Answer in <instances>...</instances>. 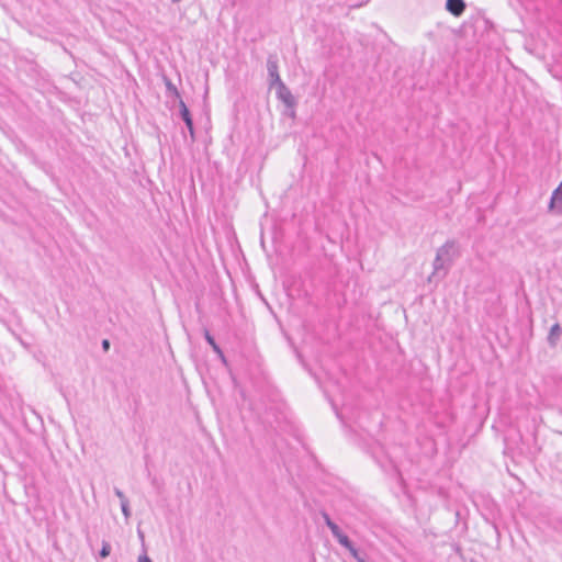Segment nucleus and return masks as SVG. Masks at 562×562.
Segmentation results:
<instances>
[{"mask_svg": "<svg viewBox=\"0 0 562 562\" xmlns=\"http://www.w3.org/2000/svg\"><path fill=\"white\" fill-rule=\"evenodd\" d=\"M267 70H268V81L269 88L272 89L274 86L283 82L279 75V60L278 56L274 54H270L267 58Z\"/></svg>", "mask_w": 562, "mask_h": 562, "instance_id": "1", "label": "nucleus"}, {"mask_svg": "<svg viewBox=\"0 0 562 562\" xmlns=\"http://www.w3.org/2000/svg\"><path fill=\"white\" fill-rule=\"evenodd\" d=\"M273 88H276L277 98L284 104L285 108H296V99L284 82H280Z\"/></svg>", "mask_w": 562, "mask_h": 562, "instance_id": "2", "label": "nucleus"}, {"mask_svg": "<svg viewBox=\"0 0 562 562\" xmlns=\"http://www.w3.org/2000/svg\"><path fill=\"white\" fill-rule=\"evenodd\" d=\"M179 114H180L181 120L184 122L192 140H194L195 139V130H194L193 119L190 113V110L188 109L187 104L184 103V101L182 99H180V102H179Z\"/></svg>", "mask_w": 562, "mask_h": 562, "instance_id": "3", "label": "nucleus"}, {"mask_svg": "<svg viewBox=\"0 0 562 562\" xmlns=\"http://www.w3.org/2000/svg\"><path fill=\"white\" fill-rule=\"evenodd\" d=\"M550 212L561 215L562 214V184H559L552 192L548 205Z\"/></svg>", "mask_w": 562, "mask_h": 562, "instance_id": "4", "label": "nucleus"}, {"mask_svg": "<svg viewBox=\"0 0 562 562\" xmlns=\"http://www.w3.org/2000/svg\"><path fill=\"white\" fill-rule=\"evenodd\" d=\"M467 9L464 0H446V10L453 16H461Z\"/></svg>", "mask_w": 562, "mask_h": 562, "instance_id": "5", "label": "nucleus"}, {"mask_svg": "<svg viewBox=\"0 0 562 562\" xmlns=\"http://www.w3.org/2000/svg\"><path fill=\"white\" fill-rule=\"evenodd\" d=\"M456 248V241L454 240H448L446 241L438 250L437 256L443 259L446 262L450 263L451 258V251Z\"/></svg>", "mask_w": 562, "mask_h": 562, "instance_id": "6", "label": "nucleus"}, {"mask_svg": "<svg viewBox=\"0 0 562 562\" xmlns=\"http://www.w3.org/2000/svg\"><path fill=\"white\" fill-rule=\"evenodd\" d=\"M204 338L206 340V342L211 346V348L213 349V351L218 356V358L222 360V362L224 364L227 363V360L225 358V355L223 352V350L221 349V347L217 345V342L215 341V338L211 335V333L207 330V329H204Z\"/></svg>", "mask_w": 562, "mask_h": 562, "instance_id": "7", "label": "nucleus"}, {"mask_svg": "<svg viewBox=\"0 0 562 562\" xmlns=\"http://www.w3.org/2000/svg\"><path fill=\"white\" fill-rule=\"evenodd\" d=\"M447 265H448V262H446L443 259H441L440 257H438L436 255V258L434 260V273L432 274L435 277L443 278L448 271Z\"/></svg>", "mask_w": 562, "mask_h": 562, "instance_id": "8", "label": "nucleus"}, {"mask_svg": "<svg viewBox=\"0 0 562 562\" xmlns=\"http://www.w3.org/2000/svg\"><path fill=\"white\" fill-rule=\"evenodd\" d=\"M562 335V328L560 324L555 323L551 326L549 335H548V344L551 347L557 346L558 341L560 340V337Z\"/></svg>", "mask_w": 562, "mask_h": 562, "instance_id": "9", "label": "nucleus"}, {"mask_svg": "<svg viewBox=\"0 0 562 562\" xmlns=\"http://www.w3.org/2000/svg\"><path fill=\"white\" fill-rule=\"evenodd\" d=\"M350 554L357 560V562H370V558L367 554L366 551L359 550L355 547V544L351 547V550H348Z\"/></svg>", "mask_w": 562, "mask_h": 562, "instance_id": "10", "label": "nucleus"}, {"mask_svg": "<svg viewBox=\"0 0 562 562\" xmlns=\"http://www.w3.org/2000/svg\"><path fill=\"white\" fill-rule=\"evenodd\" d=\"M334 538L347 550H351L353 542L349 539L347 535H345L341 530L334 535Z\"/></svg>", "mask_w": 562, "mask_h": 562, "instance_id": "11", "label": "nucleus"}, {"mask_svg": "<svg viewBox=\"0 0 562 562\" xmlns=\"http://www.w3.org/2000/svg\"><path fill=\"white\" fill-rule=\"evenodd\" d=\"M321 515L324 519L325 525L330 529L333 536L341 530L339 526L331 520L330 516L326 512H322Z\"/></svg>", "mask_w": 562, "mask_h": 562, "instance_id": "12", "label": "nucleus"}, {"mask_svg": "<svg viewBox=\"0 0 562 562\" xmlns=\"http://www.w3.org/2000/svg\"><path fill=\"white\" fill-rule=\"evenodd\" d=\"M164 81H165V86H166L168 95L176 97L177 99L180 100L181 99L180 92L177 89V87L172 83V81L167 77L164 78Z\"/></svg>", "mask_w": 562, "mask_h": 562, "instance_id": "13", "label": "nucleus"}, {"mask_svg": "<svg viewBox=\"0 0 562 562\" xmlns=\"http://www.w3.org/2000/svg\"><path fill=\"white\" fill-rule=\"evenodd\" d=\"M110 553H111V544L106 541H103L102 548L99 551L100 558L105 559L110 555Z\"/></svg>", "mask_w": 562, "mask_h": 562, "instance_id": "14", "label": "nucleus"}, {"mask_svg": "<svg viewBox=\"0 0 562 562\" xmlns=\"http://www.w3.org/2000/svg\"><path fill=\"white\" fill-rule=\"evenodd\" d=\"M121 509H122V514L124 515L125 519H128L132 515L128 501L121 503Z\"/></svg>", "mask_w": 562, "mask_h": 562, "instance_id": "15", "label": "nucleus"}, {"mask_svg": "<svg viewBox=\"0 0 562 562\" xmlns=\"http://www.w3.org/2000/svg\"><path fill=\"white\" fill-rule=\"evenodd\" d=\"M114 494L120 498L121 503L128 501L125 494L119 487H114Z\"/></svg>", "mask_w": 562, "mask_h": 562, "instance_id": "16", "label": "nucleus"}, {"mask_svg": "<svg viewBox=\"0 0 562 562\" xmlns=\"http://www.w3.org/2000/svg\"><path fill=\"white\" fill-rule=\"evenodd\" d=\"M284 114L290 117H295V108H285Z\"/></svg>", "mask_w": 562, "mask_h": 562, "instance_id": "17", "label": "nucleus"}, {"mask_svg": "<svg viewBox=\"0 0 562 562\" xmlns=\"http://www.w3.org/2000/svg\"><path fill=\"white\" fill-rule=\"evenodd\" d=\"M102 349L106 352L110 349V341L108 339H103L101 342Z\"/></svg>", "mask_w": 562, "mask_h": 562, "instance_id": "18", "label": "nucleus"}, {"mask_svg": "<svg viewBox=\"0 0 562 562\" xmlns=\"http://www.w3.org/2000/svg\"><path fill=\"white\" fill-rule=\"evenodd\" d=\"M138 562H153V561L146 553H144L138 557Z\"/></svg>", "mask_w": 562, "mask_h": 562, "instance_id": "19", "label": "nucleus"}, {"mask_svg": "<svg viewBox=\"0 0 562 562\" xmlns=\"http://www.w3.org/2000/svg\"><path fill=\"white\" fill-rule=\"evenodd\" d=\"M560 184H562V181L560 182Z\"/></svg>", "mask_w": 562, "mask_h": 562, "instance_id": "20", "label": "nucleus"}, {"mask_svg": "<svg viewBox=\"0 0 562 562\" xmlns=\"http://www.w3.org/2000/svg\"><path fill=\"white\" fill-rule=\"evenodd\" d=\"M471 562H474V561H471Z\"/></svg>", "mask_w": 562, "mask_h": 562, "instance_id": "21", "label": "nucleus"}]
</instances>
